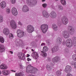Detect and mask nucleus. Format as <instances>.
Returning a JSON list of instances; mask_svg holds the SVG:
<instances>
[{
    "label": "nucleus",
    "mask_w": 76,
    "mask_h": 76,
    "mask_svg": "<svg viewBox=\"0 0 76 76\" xmlns=\"http://www.w3.org/2000/svg\"><path fill=\"white\" fill-rule=\"evenodd\" d=\"M38 71L37 68H35L31 65H28L26 69V72L29 73H31L32 74H35Z\"/></svg>",
    "instance_id": "f257e3e1"
},
{
    "label": "nucleus",
    "mask_w": 76,
    "mask_h": 76,
    "mask_svg": "<svg viewBox=\"0 0 76 76\" xmlns=\"http://www.w3.org/2000/svg\"><path fill=\"white\" fill-rule=\"evenodd\" d=\"M26 3L31 7H33L34 5H35L37 3V1L36 0H26Z\"/></svg>",
    "instance_id": "f03ea898"
},
{
    "label": "nucleus",
    "mask_w": 76,
    "mask_h": 76,
    "mask_svg": "<svg viewBox=\"0 0 76 76\" xmlns=\"http://www.w3.org/2000/svg\"><path fill=\"white\" fill-rule=\"evenodd\" d=\"M40 28L42 32L45 34L47 31L48 26L47 24H43L41 26Z\"/></svg>",
    "instance_id": "7ed1b4c3"
},
{
    "label": "nucleus",
    "mask_w": 76,
    "mask_h": 76,
    "mask_svg": "<svg viewBox=\"0 0 76 76\" xmlns=\"http://www.w3.org/2000/svg\"><path fill=\"white\" fill-rule=\"evenodd\" d=\"M61 22L63 25H66L68 23L69 20L67 18V17L65 16H63L61 19Z\"/></svg>",
    "instance_id": "20e7f679"
},
{
    "label": "nucleus",
    "mask_w": 76,
    "mask_h": 76,
    "mask_svg": "<svg viewBox=\"0 0 76 76\" xmlns=\"http://www.w3.org/2000/svg\"><path fill=\"white\" fill-rule=\"evenodd\" d=\"M26 30L28 33H32L34 31V27L31 25H28L27 26Z\"/></svg>",
    "instance_id": "39448f33"
},
{
    "label": "nucleus",
    "mask_w": 76,
    "mask_h": 76,
    "mask_svg": "<svg viewBox=\"0 0 76 76\" xmlns=\"http://www.w3.org/2000/svg\"><path fill=\"white\" fill-rule=\"evenodd\" d=\"M10 26L12 29H15L17 28V25L15 21L13 20H12L10 22Z\"/></svg>",
    "instance_id": "423d86ee"
},
{
    "label": "nucleus",
    "mask_w": 76,
    "mask_h": 76,
    "mask_svg": "<svg viewBox=\"0 0 76 76\" xmlns=\"http://www.w3.org/2000/svg\"><path fill=\"white\" fill-rule=\"evenodd\" d=\"M66 45L68 47L70 48L72 47L73 44L72 43V39H67L66 42Z\"/></svg>",
    "instance_id": "0eeeda50"
},
{
    "label": "nucleus",
    "mask_w": 76,
    "mask_h": 76,
    "mask_svg": "<svg viewBox=\"0 0 76 76\" xmlns=\"http://www.w3.org/2000/svg\"><path fill=\"white\" fill-rule=\"evenodd\" d=\"M17 35L19 38H22L24 35V31L18 29L17 31Z\"/></svg>",
    "instance_id": "6e6552de"
},
{
    "label": "nucleus",
    "mask_w": 76,
    "mask_h": 76,
    "mask_svg": "<svg viewBox=\"0 0 76 76\" xmlns=\"http://www.w3.org/2000/svg\"><path fill=\"white\" fill-rule=\"evenodd\" d=\"M68 31H69V34L71 35H73L75 33V29L70 26H69L67 28Z\"/></svg>",
    "instance_id": "1a4fd4ad"
},
{
    "label": "nucleus",
    "mask_w": 76,
    "mask_h": 76,
    "mask_svg": "<svg viewBox=\"0 0 76 76\" xmlns=\"http://www.w3.org/2000/svg\"><path fill=\"white\" fill-rule=\"evenodd\" d=\"M72 67L70 66L67 65L66 66L64 71L66 73H69L72 72Z\"/></svg>",
    "instance_id": "9d476101"
},
{
    "label": "nucleus",
    "mask_w": 76,
    "mask_h": 76,
    "mask_svg": "<svg viewBox=\"0 0 76 76\" xmlns=\"http://www.w3.org/2000/svg\"><path fill=\"white\" fill-rule=\"evenodd\" d=\"M18 56L20 59L22 60H25L26 59L25 55V54L23 53H21L18 54Z\"/></svg>",
    "instance_id": "9b49d317"
},
{
    "label": "nucleus",
    "mask_w": 76,
    "mask_h": 76,
    "mask_svg": "<svg viewBox=\"0 0 76 76\" xmlns=\"http://www.w3.org/2000/svg\"><path fill=\"white\" fill-rule=\"evenodd\" d=\"M63 36L65 38H69L70 37L69 33L66 31H64L62 33Z\"/></svg>",
    "instance_id": "f8f14e48"
},
{
    "label": "nucleus",
    "mask_w": 76,
    "mask_h": 76,
    "mask_svg": "<svg viewBox=\"0 0 76 76\" xmlns=\"http://www.w3.org/2000/svg\"><path fill=\"white\" fill-rule=\"evenodd\" d=\"M3 32L6 35H9V34H10V31L8 28H5L3 29Z\"/></svg>",
    "instance_id": "ddd939ff"
},
{
    "label": "nucleus",
    "mask_w": 76,
    "mask_h": 76,
    "mask_svg": "<svg viewBox=\"0 0 76 76\" xmlns=\"http://www.w3.org/2000/svg\"><path fill=\"white\" fill-rule=\"evenodd\" d=\"M15 42L17 46H22L23 44V41L19 39H18L15 41Z\"/></svg>",
    "instance_id": "4468645a"
},
{
    "label": "nucleus",
    "mask_w": 76,
    "mask_h": 76,
    "mask_svg": "<svg viewBox=\"0 0 76 76\" xmlns=\"http://www.w3.org/2000/svg\"><path fill=\"white\" fill-rule=\"evenodd\" d=\"M22 10L23 12H27L29 11V8L27 5H25L23 6Z\"/></svg>",
    "instance_id": "2eb2a0df"
},
{
    "label": "nucleus",
    "mask_w": 76,
    "mask_h": 76,
    "mask_svg": "<svg viewBox=\"0 0 76 76\" xmlns=\"http://www.w3.org/2000/svg\"><path fill=\"white\" fill-rule=\"evenodd\" d=\"M50 15L53 19H55L57 17V14L54 11L50 13Z\"/></svg>",
    "instance_id": "dca6fc26"
},
{
    "label": "nucleus",
    "mask_w": 76,
    "mask_h": 76,
    "mask_svg": "<svg viewBox=\"0 0 76 76\" xmlns=\"http://www.w3.org/2000/svg\"><path fill=\"white\" fill-rule=\"evenodd\" d=\"M12 15L14 16L18 15V11L15 8H13L12 9Z\"/></svg>",
    "instance_id": "f3484780"
},
{
    "label": "nucleus",
    "mask_w": 76,
    "mask_h": 76,
    "mask_svg": "<svg viewBox=\"0 0 76 76\" xmlns=\"http://www.w3.org/2000/svg\"><path fill=\"white\" fill-rule=\"evenodd\" d=\"M60 58L58 56L54 57L52 59V61L54 63H58L60 61Z\"/></svg>",
    "instance_id": "a211bd4d"
},
{
    "label": "nucleus",
    "mask_w": 76,
    "mask_h": 76,
    "mask_svg": "<svg viewBox=\"0 0 76 76\" xmlns=\"http://www.w3.org/2000/svg\"><path fill=\"white\" fill-rule=\"evenodd\" d=\"M31 56H32L33 58H35L36 59H37V58L39 57V55L38 53L36 52H33L31 54Z\"/></svg>",
    "instance_id": "6ab92c4d"
},
{
    "label": "nucleus",
    "mask_w": 76,
    "mask_h": 76,
    "mask_svg": "<svg viewBox=\"0 0 76 76\" xmlns=\"http://www.w3.org/2000/svg\"><path fill=\"white\" fill-rule=\"evenodd\" d=\"M8 68V66L7 65L2 64L0 66V69L2 70H6Z\"/></svg>",
    "instance_id": "aec40b11"
},
{
    "label": "nucleus",
    "mask_w": 76,
    "mask_h": 76,
    "mask_svg": "<svg viewBox=\"0 0 76 76\" xmlns=\"http://www.w3.org/2000/svg\"><path fill=\"white\" fill-rule=\"evenodd\" d=\"M0 6L2 9H4L6 7V3L4 1H2L0 4Z\"/></svg>",
    "instance_id": "412c9836"
},
{
    "label": "nucleus",
    "mask_w": 76,
    "mask_h": 76,
    "mask_svg": "<svg viewBox=\"0 0 76 76\" xmlns=\"http://www.w3.org/2000/svg\"><path fill=\"white\" fill-rule=\"evenodd\" d=\"M51 50L52 53H55L58 50V47L57 46H55L51 49Z\"/></svg>",
    "instance_id": "4be33fe9"
},
{
    "label": "nucleus",
    "mask_w": 76,
    "mask_h": 76,
    "mask_svg": "<svg viewBox=\"0 0 76 76\" xmlns=\"http://www.w3.org/2000/svg\"><path fill=\"white\" fill-rule=\"evenodd\" d=\"M42 15L44 17L46 18H48L49 17V15L48 13L45 11H44L42 12Z\"/></svg>",
    "instance_id": "5701e85b"
},
{
    "label": "nucleus",
    "mask_w": 76,
    "mask_h": 76,
    "mask_svg": "<svg viewBox=\"0 0 76 76\" xmlns=\"http://www.w3.org/2000/svg\"><path fill=\"white\" fill-rule=\"evenodd\" d=\"M56 41L58 44H61V37H58L56 39Z\"/></svg>",
    "instance_id": "b1692460"
},
{
    "label": "nucleus",
    "mask_w": 76,
    "mask_h": 76,
    "mask_svg": "<svg viewBox=\"0 0 76 76\" xmlns=\"http://www.w3.org/2000/svg\"><path fill=\"white\" fill-rule=\"evenodd\" d=\"M5 51V47L0 44V52L2 53Z\"/></svg>",
    "instance_id": "393cba45"
},
{
    "label": "nucleus",
    "mask_w": 76,
    "mask_h": 76,
    "mask_svg": "<svg viewBox=\"0 0 76 76\" xmlns=\"http://www.w3.org/2000/svg\"><path fill=\"white\" fill-rule=\"evenodd\" d=\"M52 27L54 31H56L58 30V27L57 26L56 24L52 25Z\"/></svg>",
    "instance_id": "a878e982"
},
{
    "label": "nucleus",
    "mask_w": 76,
    "mask_h": 76,
    "mask_svg": "<svg viewBox=\"0 0 76 76\" xmlns=\"http://www.w3.org/2000/svg\"><path fill=\"white\" fill-rule=\"evenodd\" d=\"M16 76H24V72H20L15 73Z\"/></svg>",
    "instance_id": "bb28decb"
},
{
    "label": "nucleus",
    "mask_w": 76,
    "mask_h": 76,
    "mask_svg": "<svg viewBox=\"0 0 76 76\" xmlns=\"http://www.w3.org/2000/svg\"><path fill=\"white\" fill-rule=\"evenodd\" d=\"M46 67L47 70H48V71H51V70H52V68L51 67V66H50V65L48 64L46 65Z\"/></svg>",
    "instance_id": "cd10ccee"
},
{
    "label": "nucleus",
    "mask_w": 76,
    "mask_h": 76,
    "mask_svg": "<svg viewBox=\"0 0 76 76\" xmlns=\"http://www.w3.org/2000/svg\"><path fill=\"white\" fill-rule=\"evenodd\" d=\"M41 55L43 57H46L47 56V54L46 53L42 51Z\"/></svg>",
    "instance_id": "c85d7f7f"
},
{
    "label": "nucleus",
    "mask_w": 76,
    "mask_h": 76,
    "mask_svg": "<svg viewBox=\"0 0 76 76\" xmlns=\"http://www.w3.org/2000/svg\"><path fill=\"white\" fill-rule=\"evenodd\" d=\"M72 41L74 45L75 46H76V37H73Z\"/></svg>",
    "instance_id": "c756f323"
},
{
    "label": "nucleus",
    "mask_w": 76,
    "mask_h": 76,
    "mask_svg": "<svg viewBox=\"0 0 76 76\" xmlns=\"http://www.w3.org/2000/svg\"><path fill=\"white\" fill-rule=\"evenodd\" d=\"M43 50L44 52H47L48 51V48L47 46H45L43 48Z\"/></svg>",
    "instance_id": "7c9ffc66"
},
{
    "label": "nucleus",
    "mask_w": 76,
    "mask_h": 76,
    "mask_svg": "<svg viewBox=\"0 0 76 76\" xmlns=\"http://www.w3.org/2000/svg\"><path fill=\"white\" fill-rule=\"evenodd\" d=\"M61 2L62 4L64 6H65L66 5V1L65 0H61Z\"/></svg>",
    "instance_id": "2f4dec72"
},
{
    "label": "nucleus",
    "mask_w": 76,
    "mask_h": 76,
    "mask_svg": "<svg viewBox=\"0 0 76 76\" xmlns=\"http://www.w3.org/2000/svg\"><path fill=\"white\" fill-rule=\"evenodd\" d=\"M56 74L58 76H60L61 75V72L59 70H58L56 72Z\"/></svg>",
    "instance_id": "473e14b6"
},
{
    "label": "nucleus",
    "mask_w": 76,
    "mask_h": 76,
    "mask_svg": "<svg viewBox=\"0 0 76 76\" xmlns=\"http://www.w3.org/2000/svg\"><path fill=\"white\" fill-rule=\"evenodd\" d=\"M31 45H32L33 47H34V48H36V47H37V45L36 43L34 42H32L31 43Z\"/></svg>",
    "instance_id": "72a5a7b5"
},
{
    "label": "nucleus",
    "mask_w": 76,
    "mask_h": 76,
    "mask_svg": "<svg viewBox=\"0 0 76 76\" xmlns=\"http://www.w3.org/2000/svg\"><path fill=\"white\" fill-rule=\"evenodd\" d=\"M9 38L10 39H12L14 38V36H13V35L12 33H10L9 34Z\"/></svg>",
    "instance_id": "f704fd0d"
},
{
    "label": "nucleus",
    "mask_w": 76,
    "mask_h": 76,
    "mask_svg": "<svg viewBox=\"0 0 76 76\" xmlns=\"http://www.w3.org/2000/svg\"><path fill=\"white\" fill-rule=\"evenodd\" d=\"M58 9L60 10H63V6L61 5H59L58 6Z\"/></svg>",
    "instance_id": "c9c22d12"
},
{
    "label": "nucleus",
    "mask_w": 76,
    "mask_h": 76,
    "mask_svg": "<svg viewBox=\"0 0 76 76\" xmlns=\"http://www.w3.org/2000/svg\"><path fill=\"white\" fill-rule=\"evenodd\" d=\"M0 42L1 43H3L4 42V39L1 36H0Z\"/></svg>",
    "instance_id": "e433bc0d"
},
{
    "label": "nucleus",
    "mask_w": 76,
    "mask_h": 76,
    "mask_svg": "<svg viewBox=\"0 0 76 76\" xmlns=\"http://www.w3.org/2000/svg\"><path fill=\"white\" fill-rule=\"evenodd\" d=\"M6 12L8 14L10 13V10L9 8H7L6 9Z\"/></svg>",
    "instance_id": "4c0bfd02"
},
{
    "label": "nucleus",
    "mask_w": 76,
    "mask_h": 76,
    "mask_svg": "<svg viewBox=\"0 0 76 76\" xmlns=\"http://www.w3.org/2000/svg\"><path fill=\"white\" fill-rule=\"evenodd\" d=\"M2 22H3V16H0V23H1Z\"/></svg>",
    "instance_id": "58836bf2"
},
{
    "label": "nucleus",
    "mask_w": 76,
    "mask_h": 76,
    "mask_svg": "<svg viewBox=\"0 0 76 76\" xmlns=\"http://www.w3.org/2000/svg\"><path fill=\"white\" fill-rule=\"evenodd\" d=\"M72 58L75 61H76V55H74L72 56Z\"/></svg>",
    "instance_id": "ea45409f"
},
{
    "label": "nucleus",
    "mask_w": 76,
    "mask_h": 76,
    "mask_svg": "<svg viewBox=\"0 0 76 76\" xmlns=\"http://www.w3.org/2000/svg\"><path fill=\"white\" fill-rule=\"evenodd\" d=\"M2 73L3 74H4V75H5V76H7V70H4V71H2Z\"/></svg>",
    "instance_id": "a19ab883"
},
{
    "label": "nucleus",
    "mask_w": 76,
    "mask_h": 76,
    "mask_svg": "<svg viewBox=\"0 0 76 76\" xmlns=\"http://www.w3.org/2000/svg\"><path fill=\"white\" fill-rule=\"evenodd\" d=\"M10 71L7 70V73L6 74H7V75H10Z\"/></svg>",
    "instance_id": "79ce46f5"
},
{
    "label": "nucleus",
    "mask_w": 76,
    "mask_h": 76,
    "mask_svg": "<svg viewBox=\"0 0 76 76\" xmlns=\"http://www.w3.org/2000/svg\"><path fill=\"white\" fill-rule=\"evenodd\" d=\"M10 1L12 4H15L16 3V0H10Z\"/></svg>",
    "instance_id": "37998d69"
},
{
    "label": "nucleus",
    "mask_w": 76,
    "mask_h": 76,
    "mask_svg": "<svg viewBox=\"0 0 76 76\" xmlns=\"http://www.w3.org/2000/svg\"><path fill=\"white\" fill-rule=\"evenodd\" d=\"M42 6L44 8H45V7H47V4L46 3L43 4H42Z\"/></svg>",
    "instance_id": "c03bdc74"
},
{
    "label": "nucleus",
    "mask_w": 76,
    "mask_h": 76,
    "mask_svg": "<svg viewBox=\"0 0 76 76\" xmlns=\"http://www.w3.org/2000/svg\"><path fill=\"white\" fill-rule=\"evenodd\" d=\"M18 25H20V26H22V25H23V24L22 23H21V22H20V21H19L18 22Z\"/></svg>",
    "instance_id": "a18cd8bd"
},
{
    "label": "nucleus",
    "mask_w": 76,
    "mask_h": 76,
    "mask_svg": "<svg viewBox=\"0 0 76 76\" xmlns=\"http://www.w3.org/2000/svg\"><path fill=\"white\" fill-rule=\"evenodd\" d=\"M75 61H72L71 62H70L69 63L71 64V65H73L74 64H75Z\"/></svg>",
    "instance_id": "49530a36"
},
{
    "label": "nucleus",
    "mask_w": 76,
    "mask_h": 76,
    "mask_svg": "<svg viewBox=\"0 0 76 76\" xmlns=\"http://www.w3.org/2000/svg\"><path fill=\"white\" fill-rule=\"evenodd\" d=\"M20 68H21L22 69H23V67H24L22 65V64H21L20 65Z\"/></svg>",
    "instance_id": "de8ad7c7"
},
{
    "label": "nucleus",
    "mask_w": 76,
    "mask_h": 76,
    "mask_svg": "<svg viewBox=\"0 0 76 76\" xmlns=\"http://www.w3.org/2000/svg\"><path fill=\"white\" fill-rule=\"evenodd\" d=\"M8 52L9 54H13V52L12 51H9Z\"/></svg>",
    "instance_id": "09e8293b"
},
{
    "label": "nucleus",
    "mask_w": 76,
    "mask_h": 76,
    "mask_svg": "<svg viewBox=\"0 0 76 76\" xmlns=\"http://www.w3.org/2000/svg\"><path fill=\"white\" fill-rule=\"evenodd\" d=\"M27 60L28 61H31V59L30 58H27Z\"/></svg>",
    "instance_id": "8fccbe9b"
},
{
    "label": "nucleus",
    "mask_w": 76,
    "mask_h": 76,
    "mask_svg": "<svg viewBox=\"0 0 76 76\" xmlns=\"http://www.w3.org/2000/svg\"><path fill=\"white\" fill-rule=\"evenodd\" d=\"M66 76H73V75L71 74H68Z\"/></svg>",
    "instance_id": "3c124183"
},
{
    "label": "nucleus",
    "mask_w": 76,
    "mask_h": 76,
    "mask_svg": "<svg viewBox=\"0 0 76 76\" xmlns=\"http://www.w3.org/2000/svg\"><path fill=\"white\" fill-rule=\"evenodd\" d=\"M46 42L48 44H50V43L48 40H46Z\"/></svg>",
    "instance_id": "603ef678"
},
{
    "label": "nucleus",
    "mask_w": 76,
    "mask_h": 76,
    "mask_svg": "<svg viewBox=\"0 0 76 76\" xmlns=\"http://www.w3.org/2000/svg\"><path fill=\"white\" fill-rule=\"evenodd\" d=\"M45 45V44L44 43H42L41 44V46H42V45Z\"/></svg>",
    "instance_id": "864d4df0"
},
{
    "label": "nucleus",
    "mask_w": 76,
    "mask_h": 76,
    "mask_svg": "<svg viewBox=\"0 0 76 76\" xmlns=\"http://www.w3.org/2000/svg\"><path fill=\"white\" fill-rule=\"evenodd\" d=\"M74 67L76 69V62H75L74 64Z\"/></svg>",
    "instance_id": "5fc2aeb1"
},
{
    "label": "nucleus",
    "mask_w": 76,
    "mask_h": 76,
    "mask_svg": "<svg viewBox=\"0 0 76 76\" xmlns=\"http://www.w3.org/2000/svg\"><path fill=\"white\" fill-rule=\"evenodd\" d=\"M30 56V55L29 54H27L26 55V57H29Z\"/></svg>",
    "instance_id": "6e6d98bb"
},
{
    "label": "nucleus",
    "mask_w": 76,
    "mask_h": 76,
    "mask_svg": "<svg viewBox=\"0 0 76 76\" xmlns=\"http://www.w3.org/2000/svg\"><path fill=\"white\" fill-rule=\"evenodd\" d=\"M11 72H16V71H14L13 70H11Z\"/></svg>",
    "instance_id": "4d7b16f0"
},
{
    "label": "nucleus",
    "mask_w": 76,
    "mask_h": 76,
    "mask_svg": "<svg viewBox=\"0 0 76 76\" xmlns=\"http://www.w3.org/2000/svg\"><path fill=\"white\" fill-rule=\"evenodd\" d=\"M54 65V63H53V64H51V66H53Z\"/></svg>",
    "instance_id": "13d9d810"
},
{
    "label": "nucleus",
    "mask_w": 76,
    "mask_h": 76,
    "mask_svg": "<svg viewBox=\"0 0 76 76\" xmlns=\"http://www.w3.org/2000/svg\"><path fill=\"white\" fill-rule=\"evenodd\" d=\"M65 50V52H67V51H68L67 49H66V50Z\"/></svg>",
    "instance_id": "bf43d9fd"
},
{
    "label": "nucleus",
    "mask_w": 76,
    "mask_h": 76,
    "mask_svg": "<svg viewBox=\"0 0 76 76\" xmlns=\"http://www.w3.org/2000/svg\"><path fill=\"white\" fill-rule=\"evenodd\" d=\"M42 2H44V1H45V0H42Z\"/></svg>",
    "instance_id": "052dcab7"
},
{
    "label": "nucleus",
    "mask_w": 76,
    "mask_h": 76,
    "mask_svg": "<svg viewBox=\"0 0 76 76\" xmlns=\"http://www.w3.org/2000/svg\"><path fill=\"white\" fill-rule=\"evenodd\" d=\"M1 74V71L0 70V75Z\"/></svg>",
    "instance_id": "680f3d73"
},
{
    "label": "nucleus",
    "mask_w": 76,
    "mask_h": 76,
    "mask_svg": "<svg viewBox=\"0 0 76 76\" xmlns=\"http://www.w3.org/2000/svg\"><path fill=\"white\" fill-rule=\"evenodd\" d=\"M31 50L32 51H34V50H33V49H32Z\"/></svg>",
    "instance_id": "e2e57ef3"
},
{
    "label": "nucleus",
    "mask_w": 76,
    "mask_h": 76,
    "mask_svg": "<svg viewBox=\"0 0 76 76\" xmlns=\"http://www.w3.org/2000/svg\"><path fill=\"white\" fill-rule=\"evenodd\" d=\"M55 0V1H58V0Z\"/></svg>",
    "instance_id": "0e129e2a"
},
{
    "label": "nucleus",
    "mask_w": 76,
    "mask_h": 76,
    "mask_svg": "<svg viewBox=\"0 0 76 76\" xmlns=\"http://www.w3.org/2000/svg\"><path fill=\"white\" fill-rule=\"evenodd\" d=\"M0 63H1V61H0Z\"/></svg>",
    "instance_id": "69168bd1"
}]
</instances>
